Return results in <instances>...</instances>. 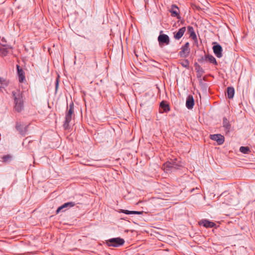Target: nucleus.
<instances>
[{
    "label": "nucleus",
    "instance_id": "f3484780",
    "mask_svg": "<svg viewBox=\"0 0 255 255\" xmlns=\"http://www.w3.org/2000/svg\"><path fill=\"white\" fill-rule=\"evenodd\" d=\"M160 107L162 108L163 110V112H161V113L168 112L170 110L169 104H167V102L165 101H162L160 103Z\"/></svg>",
    "mask_w": 255,
    "mask_h": 255
},
{
    "label": "nucleus",
    "instance_id": "1a4fd4ad",
    "mask_svg": "<svg viewBox=\"0 0 255 255\" xmlns=\"http://www.w3.org/2000/svg\"><path fill=\"white\" fill-rule=\"evenodd\" d=\"M199 225L205 228H213L216 226V224L207 219H203L199 222Z\"/></svg>",
    "mask_w": 255,
    "mask_h": 255
},
{
    "label": "nucleus",
    "instance_id": "20e7f679",
    "mask_svg": "<svg viewBox=\"0 0 255 255\" xmlns=\"http://www.w3.org/2000/svg\"><path fill=\"white\" fill-rule=\"evenodd\" d=\"M189 45V43L187 42L181 47V51L179 53L181 57L185 58L189 56L190 51Z\"/></svg>",
    "mask_w": 255,
    "mask_h": 255
},
{
    "label": "nucleus",
    "instance_id": "0eeeda50",
    "mask_svg": "<svg viewBox=\"0 0 255 255\" xmlns=\"http://www.w3.org/2000/svg\"><path fill=\"white\" fill-rule=\"evenodd\" d=\"M162 31L160 32V35L158 37V41L159 44H165L168 45L170 43V39L169 36L165 34H161Z\"/></svg>",
    "mask_w": 255,
    "mask_h": 255
},
{
    "label": "nucleus",
    "instance_id": "412c9836",
    "mask_svg": "<svg viewBox=\"0 0 255 255\" xmlns=\"http://www.w3.org/2000/svg\"><path fill=\"white\" fill-rule=\"evenodd\" d=\"M235 94L234 88L232 87H229L227 88V96L230 99H232Z\"/></svg>",
    "mask_w": 255,
    "mask_h": 255
},
{
    "label": "nucleus",
    "instance_id": "f8f14e48",
    "mask_svg": "<svg viewBox=\"0 0 255 255\" xmlns=\"http://www.w3.org/2000/svg\"><path fill=\"white\" fill-rule=\"evenodd\" d=\"M75 205V203L73 202H69L64 203L62 206L58 208L56 210V213H59L62 209H65L64 211L66 210L67 209L72 207Z\"/></svg>",
    "mask_w": 255,
    "mask_h": 255
},
{
    "label": "nucleus",
    "instance_id": "423d86ee",
    "mask_svg": "<svg viewBox=\"0 0 255 255\" xmlns=\"http://www.w3.org/2000/svg\"><path fill=\"white\" fill-rule=\"evenodd\" d=\"M213 44H214L213 50L215 55L217 58H221L222 57L223 51L222 46L217 42H214Z\"/></svg>",
    "mask_w": 255,
    "mask_h": 255
},
{
    "label": "nucleus",
    "instance_id": "7ed1b4c3",
    "mask_svg": "<svg viewBox=\"0 0 255 255\" xmlns=\"http://www.w3.org/2000/svg\"><path fill=\"white\" fill-rule=\"evenodd\" d=\"M125 240L120 238H112L106 241L108 247H119L123 246Z\"/></svg>",
    "mask_w": 255,
    "mask_h": 255
},
{
    "label": "nucleus",
    "instance_id": "2eb2a0df",
    "mask_svg": "<svg viewBox=\"0 0 255 255\" xmlns=\"http://www.w3.org/2000/svg\"><path fill=\"white\" fill-rule=\"evenodd\" d=\"M188 32L189 34V36L194 41H197L196 34L194 31V28L192 26H187Z\"/></svg>",
    "mask_w": 255,
    "mask_h": 255
},
{
    "label": "nucleus",
    "instance_id": "a211bd4d",
    "mask_svg": "<svg viewBox=\"0 0 255 255\" xmlns=\"http://www.w3.org/2000/svg\"><path fill=\"white\" fill-rule=\"evenodd\" d=\"M11 49H12V48L9 46L6 47H0V54L2 56H5L8 53L9 50Z\"/></svg>",
    "mask_w": 255,
    "mask_h": 255
},
{
    "label": "nucleus",
    "instance_id": "c85d7f7f",
    "mask_svg": "<svg viewBox=\"0 0 255 255\" xmlns=\"http://www.w3.org/2000/svg\"><path fill=\"white\" fill-rule=\"evenodd\" d=\"M198 72L200 71L201 72V73L202 74L204 72L203 69L200 66H198Z\"/></svg>",
    "mask_w": 255,
    "mask_h": 255
},
{
    "label": "nucleus",
    "instance_id": "39448f33",
    "mask_svg": "<svg viewBox=\"0 0 255 255\" xmlns=\"http://www.w3.org/2000/svg\"><path fill=\"white\" fill-rule=\"evenodd\" d=\"M177 164H175L173 161H172V162L167 161L163 164L162 168L164 171L167 173L170 171H171L173 169H177Z\"/></svg>",
    "mask_w": 255,
    "mask_h": 255
},
{
    "label": "nucleus",
    "instance_id": "c756f323",
    "mask_svg": "<svg viewBox=\"0 0 255 255\" xmlns=\"http://www.w3.org/2000/svg\"><path fill=\"white\" fill-rule=\"evenodd\" d=\"M2 79L0 78V83H2Z\"/></svg>",
    "mask_w": 255,
    "mask_h": 255
},
{
    "label": "nucleus",
    "instance_id": "b1692460",
    "mask_svg": "<svg viewBox=\"0 0 255 255\" xmlns=\"http://www.w3.org/2000/svg\"><path fill=\"white\" fill-rule=\"evenodd\" d=\"M180 63L183 67L185 68H189V61L187 59H184L180 61Z\"/></svg>",
    "mask_w": 255,
    "mask_h": 255
},
{
    "label": "nucleus",
    "instance_id": "6e6552de",
    "mask_svg": "<svg viewBox=\"0 0 255 255\" xmlns=\"http://www.w3.org/2000/svg\"><path fill=\"white\" fill-rule=\"evenodd\" d=\"M210 138L216 141L219 145L222 144L225 141L224 136L221 134H211Z\"/></svg>",
    "mask_w": 255,
    "mask_h": 255
},
{
    "label": "nucleus",
    "instance_id": "5701e85b",
    "mask_svg": "<svg viewBox=\"0 0 255 255\" xmlns=\"http://www.w3.org/2000/svg\"><path fill=\"white\" fill-rule=\"evenodd\" d=\"M240 151L244 154H248L251 152V150L248 146H241Z\"/></svg>",
    "mask_w": 255,
    "mask_h": 255
},
{
    "label": "nucleus",
    "instance_id": "9b49d317",
    "mask_svg": "<svg viewBox=\"0 0 255 255\" xmlns=\"http://www.w3.org/2000/svg\"><path fill=\"white\" fill-rule=\"evenodd\" d=\"M17 70V74L18 76V81L20 83H22L25 80V73L20 66L18 65H16Z\"/></svg>",
    "mask_w": 255,
    "mask_h": 255
},
{
    "label": "nucleus",
    "instance_id": "9d476101",
    "mask_svg": "<svg viewBox=\"0 0 255 255\" xmlns=\"http://www.w3.org/2000/svg\"><path fill=\"white\" fill-rule=\"evenodd\" d=\"M170 12H171L172 16L176 17L178 19H180L181 17L179 15V9L175 4L172 5Z\"/></svg>",
    "mask_w": 255,
    "mask_h": 255
},
{
    "label": "nucleus",
    "instance_id": "7c9ffc66",
    "mask_svg": "<svg viewBox=\"0 0 255 255\" xmlns=\"http://www.w3.org/2000/svg\"><path fill=\"white\" fill-rule=\"evenodd\" d=\"M27 148H28V149L30 148V147H29V145L27 146Z\"/></svg>",
    "mask_w": 255,
    "mask_h": 255
},
{
    "label": "nucleus",
    "instance_id": "a878e982",
    "mask_svg": "<svg viewBox=\"0 0 255 255\" xmlns=\"http://www.w3.org/2000/svg\"><path fill=\"white\" fill-rule=\"evenodd\" d=\"M58 84H59V78H57L56 79V83H55V90L56 91L57 90L58 87Z\"/></svg>",
    "mask_w": 255,
    "mask_h": 255
},
{
    "label": "nucleus",
    "instance_id": "cd10ccee",
    "mask_svg": "<svg viewBox=\"0 0 255 255\" xmlns=\"http://www.w3.org/2000/svg\"><path fill=\"white\" fill-rule=\"evenodd\" d=\"M206 60L205 58V56L202 57L200 59L198 60V61L200 63L203 62L204 61Z\"/></svg>",
    "mask_w": 255,
    "mask_h": 255
},
{
    "label": "nucleus",
    "instance_id": "aec40b11",
    "mask_svg": "<svg viewBox=\"0 0 255 255\" xmlns=\"http://www.w3.org/2000/svg\"><path fill=\"white\" fill-rule=\"evenodd\" d=\"M120 212L123 213L124 214L129 215V214H134V215H141L142 214V211H128L127 210H121Z\"/></svg>",
    "mask_w": 255,
    "mask_h": 255
},
{
    "label": "nucleus",
    "instance_id": "f257e3e1",
    "mask_svg": "<svg viewBox=\"0 0 255 255\" xmlns=\"http://www.w3.org/2000/svg\"><path fill=\"white\" fill-rule=\"evenodd\" d=\"M14 102V109L17 112H20L23 109L24 101L22 93L20 90L12 92Z\"/></svg>",
    "mask_w": 255,
    "mask_h": 255
},
{
    "label": "nucleus",
    "instance_id": "dca6fc26",
    "mask_svg": "<svg viewBox=\"0 0 255 255\" xmlns=\"http://www.w3.org/2000/svg\"><path fill=\"white\" fill-rule=\"evenodd\" d=\"M223 127L225 128V130L226 133L230 131L231 128V124L226 118H223Z\"/></svg>",
    "mask_w": 255,
    "mask_h": 255
},
{
    "label": "nucleus",
    "instance_id": "bb28decb",
    "mask_svg": "<svg viewBox=\"0 0 255 255\" xmlns=\"http://www.w3.org/2000/svg\"><path fill=\"white\" fill-rule=\"evenodd\" d=\"M28 138V137H26L23 141V142H22V145H24V144H25V142L27 141V139ZM27 142H28V144H29V143L32 142L31 140H28L27 141Z\"/></svg>",
    "mask_w": 255,
    "mask_h": 255
},
{
    "label": "nucleus",
    "instance_id": "4468645a",
    "mask_svg": "<svg viewBox=\"0 0 255 255\" xmlns=\"http://www.w3.org/2000/svg\"><path fill=\"white\" fill-rule=\"evenodd\" d=\"M194 105V100L192 95H189L186 99V106L188 109H192Z\"/></svg>",
    "mask_w": 255,
    "mask_h": 255
},
{
    "label": "nucleus",
    "instance_id": "4be33fe9",
    "mask_svg": "<svg viewBox=\"0 0 255 255\" xmlns=\"http://www.w3.org/2000/svg\"><path fill=\"white\" fill-rule=\"evenodd\" d=\"M16 128L17 130L19 131L20 133L22 135H25L26 134L27 130L26 127L24 128V129H22V127L20 125L17 124L16 126Z\"/></svg>",
    "mask_w": 255,
    "mask_h": 255
},
{
    "label": "nucleus",
    "instance_id": "6ab92c4d",
    "mask_svg": "<svg viewBox=\"0 0 255 255\" xmlns=\"http://www.w3.org/2000/svg\"><path fill=\"white\" fill-rule=\"evenodd\" d=\"M205 59L208 61L210 63L215 65H217L218 63L216 58L212 55L208 54L205 55Z\"/></svg>",
    "mask_w": 255,
    "mask_h": 255
},
{
    "label": "nucleus",
    "instance_id": "393cba45",
    "mask_svg": "<svg viewBox=\"0 0 255 255\" xmlns=\"http://www.w3.org/2000/svg\"><path fill=\"white\" fill-rule=\"evenodd\" d=\"M11 156L9 155H4L2 157V159L3 160V161L4 162H6L7 161L9 158H10Z\"/></svg>",
    "mask_w": 255,
    "mask_h": 255
},
{
    "label": "nucleus",
    "instance_id": "f03ea898",
    "mask_svg": "<svg viewBox=\"0 0 255 255\" xmlns=\"http://www.w3.org/2000/svg\"><path fill=\"white\" fill-rule=\"evenodd\" d=\"M74 113V104L73 102L69 104V107L67 108V110L65 115V120L63 124V127L65 129L69 128V124L72 120V115Z\"/></svg>",
    "mask_w": 255,
    "mask_h": 255
},
{
    "label": "nucleus",
    "instance_id": "ddd939ff",
    "mask_svg": "<svg viewBox=\"0 0 255 255\" xmlns=\"http://www.w3.org/2000/svg\"><path fill=\"white\" fill-rule=\"evenodd\" d=\"M186 27L180 28L178 31L174 32V38L176 40L180 39L186 31Z\"/></svg>",
    "mask_w": 255,
    "mask_h": 255
}]
</instances>
